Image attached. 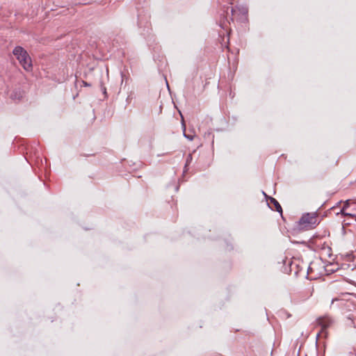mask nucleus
<instances>
[{"label":"nucleus","mask_w":356,"mask_h":356,"mask_svg":"<svg viewBox=\"0 0 356 356\" xmlns=\"http://www.w3.org/2000/svg\"><path fill=\"white\" fill-rule=\"evenodd\" d=\"M13 54L26 71L29 72L32 70L31 59L24 48L17 46L13 49Z\"/></svg>","instance_id":"f257e3e1"},{"label":"nucleus","mask_w":356,"mask_h":356,"mask_svg":"<svg viewBox=\"0 0 356 356\" xmlns=\"http://www.w3.org/2000/svg\"><path fill=\"white\" fill-rule=\"evenodd\" d=\"M317 220V216L315 213H307L300 219L299 226L302 229H311L318 225Z\"/></svg>","instance_id":"f03ea898"},{"label":"nucleus","mask_w":356,"mask_h":356,"mask_svg":"<svg viewBox=\"0 0 356 356\" xmlns=\"http://www.w3.org/2000/svg\"><path fill=\"white\" fill-rule=\"evenodd\" d=\"M333 322V319L328 316H322L317 319V323L321 327L323 330L330 327Z\"/></svg>","instance_id":"7ed1b4c3"},{"label":"nucleus","mask_w":356,"mask_h":356,"mask_svg":"<svg viewBox=\"0 0 356 356\" xmlns=\"http://www.w3.org/2000/svg\"><path fill=\"white\" fill-rule=\"evenodd\" d=\"M270 203L273 204L275 209L277 211L282 213V207H281L280 203L273 197H270Z\"/></svg>","instance_id":"20e7f679"},{"label":"nucleus","mask_w":356,"mask_h":356,"mask_svg":"<svg viewBox=\"0 0 356 356\" xmlns=\"http://www.w3.org/2000/svg\"><path fill=\"white\" fill-rule=\"evenodd\" d=\"M22 92L21 91H14L11 94V98L13 99L19 100L22 97Z\"/></svg>","instance_id":"39448f33"},{"label":"nucleus","mask_w":356,"mask_h":356,"mask_svg":"<svg viewBox=\"0 0 356 356\" xmlns=\"http://www.w3.org/2000/svg\"><path fill=\"white\" fill-rule=\"evenodd\" d=\"M315 266H316V264L315 263H311L309 266V268H308V275L310 276L311 279H316V276L312 275V273L314 271Z\"/></svg>","instance_id":"423d86ee"},{"label":"nucleus","mask_w":356,"mask_h":356,"mask_svg":"<svg viewBox=\"0 0 356 356\" xmlns=\"http://www.w3.org/2000/svg\"><path fill=\"white\" fill-rule=\"evenodd\" d=\"M183 127H184V132H185V129H186V127H185V124L183 123ZM184 136L188 138L189 140H193V138H194V136H192V135H187L185 133H184Z\"/></svg>","instance_id":"0eeeda50"},{"label":"nucleus","mask_w":356,"mask_h":356,"mask_svg":"<svg viewBox=\"0 0 356 356\" xmlns=\"http://www.w3.org/2000/svg\"><path fill=\"white\" fill-rule=\"evenodd\" d=\"M231 13H232V18L231 19L233 21L234 18L235 13H236V9L234 7L231 8Z\"/></svg>","instance_id":"6e6552de"},{"label":"nucleus","mask_w":356,"mask_h":356,"mask_svg":"<svg viewBox=\"0 0 356 356\" xmlns=\"http://www.w3.org/2000/svg\"><path fill=\"white\" fill-rule=\"evenodd\" d=\"M334 302H341L340 305H343V303H344L343 300H341V299H338V298L333 299L332 301V304H334Z\"/></svg>","instance_id":"1a4fd4ad"},{"label":"nucleus","mask_w":356,"mask_h":356,"mask_svg":"<svg viewBox=\"0 0 356 356\" xmlns=\"http://www.w3.org/2000/svg\"><path fill=\"white\" fill-rule=\"evenodd\" d=\"M102 91H103V93H104V94H106V88H102Z\"/></svg>","instance_id":"9d476101"},{"label":"nucleus","mask_w":356,"mask_h":356,"mask_svg":"<svg viewBox=\"0 0 356 356\" xmlns=\"http://www.w3.org/2000/svg\"><path fill=\"white\" fill-rule=\"evenodd\" d=\"M188 158H191V159H192V156H191V154H189V155H188Z\"/></svg>","instance_id":"9b49d317"},{"label":"nucleus","mask_w":356,"mask_h":356,"mask_svg":"<svg viewBox=\"0 0 356 356\" xmlns=\"http://www.w3.org/2000/svg\"><path fill=\"white\" fill-rule=\"evenodd\" d=\"M83 84H84L85 86H88V83H87L86 82H84V81H83Z\"/></svg>","instance_id":"f8f14e48"}]
</instances>
